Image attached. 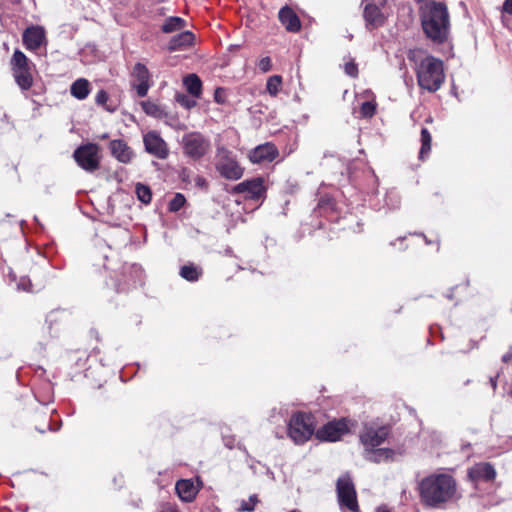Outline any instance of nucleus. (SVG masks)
I'll return each instance as SVG.
<instances>
[{"label": "nucleus", "instance_id": "47", "mask_svg": "<svg viewBox=\"0 0 512 512\" xmlns=\"http://www.w3.org/2000/svg\"><path fill=\"white\" fill-rule=\"evenodd\" d=\"M101 139H107L108 138V134L107 133H104L100 136Z\"/></svg>", "mask_w": 512, "mask_h": 512}, {"label": "nucleus", "instance_id": "30", "mask_svg": "<svg viewBox=\"0 0 512 512\" xmlns=\"http://www.w3.org/2000/svg\"><path fill=\"white\" fill-rule=\"evenodd\" d=\"M133 76L138 82H149L150 73L144 64L137 63L133 68Z\"/></svg>", "mask_w": 512, "mask_h": 512}, {"label": "nucleus", "instance_id": "33", "mask_svg": "<svg viewBox=\"0 0 512 512\" xmlns=\"http://www.w3.org/2000/svg\"><path fill=\"white\" fill-rule=\"evenodd\" d=\"M376 106L370 101H366L361 105L360 113L362 117L371 118L375 114Z\"/></svg>", "mask_w": 512, "mask_h": 512}, {"label": "nucleus", "instance_id": "37", "mask_svg": "<svg viewBox=\"0 0 512 512\" xmlns=\"http://www.w3.org/2000/svg\"><path fill=\"white\" fill-rule=\"evenodd\" d=\"M345 73L351 77H356L358 74L357 65L354 62H347L345 64Z\"/></svg>", "mask_w": 512, "mask_h": 512}, {"label": "nucleus", "instance_id": "28", "mask_svg": "<svg viewBox=\"0 0 512 512\" xmlns=\"http://www.w3.org/2000/svg\"><path fill=\"white\" fill-rule=\"evenodd\" d=\"M281 84H282L281 76H279V75L270 76L266 83V90L271 96L275 97L280 91Z\"/></svg>", "mask_w": 512, "mask_h": 512}, {"label": "nucleus", "instance_id": "50", "mask_svg": "<svg viewBox=\"0 0 512 512\" xmlns=\"http://www.w3.org/2000/svg\"><path fill=\"white\" fill-rule=\"evenodd\" d=\"M290 512H299L298 510H291Z\"/></svg>", "mask_w": 512, "mask_h": 512}, {"label": "nucleus", "instance_id": "32", "mask_svg": "<svg viewBox=\"0 0 512 512\" xmlns=\"http://www.w3.org/2000/svg\"><path fill=\"white\" fill-rule=\"evenodd\" d=\"M185 201V197L182 194L177 193L169 203L170 211H179L184 206Z\"/></svg>", "mask_w": 512, "mask_h": 512}, {"label": "nucleus", "instance_id": "9", "mask_svg": "<svg viewBox=\"0 0 512 512\" xmlns=\"http://www.w3.org/2000/svg\"><path fill=\"white\" fill-rule=\"evenodd\" d=\"M73 157L76 163L87 172H94L100 166L99 146L94 143H88L78 147Z\"/></svg>", "mask_w": 512, "mask_h": 512}, {"label": "nucleus", "instance_id": "2", "mask_svg": "<svg viewBox=\"0 0 512 512\" xmlns=\"http://www.w3.org/2000/svg\"><path fill=\"white\" fill-rule=\"evenodd\" d=\"M422 501L430 507H440L442 504L457 498V484L448 474H433L420 482Z\"/></svg>", "mask_w": 512, "mask_h": 512}, {"label": "nucleus", "instance_id": "35", "mask_svg": "<svg viewBox=\"0 0 512 512\" xmlns=\"http://www.w3.org/2000/svg\"><path fill=\"white\" fill-rule=\"evenodd\" d=\"M258 67L259 69L262 71V72H268L271 70L272 68V62H271V59L269 57H263L262 59H260V61L258 62Z\"/></svg>", "mask_w": 512, "mask_h": 512}, {"label": "nucleus", "instance_id": "31", "mask_svg": "<svg viewBox=\"0 0 512 512\" xmlns=\"http://www.w3.org/2000/svg\"><path fill=\"white\" fill-rule=\"evenodd\" d=\"M258 502L256 495H251L248 500H242L238 508L241 512H252Z\"/></svg>", "mask_w": 512, "mask_h": 512}, {"label": "nucleus", "instance_id": "49", "mask_svg": "<svg viewBox=\"0 0 512 512\" xmlns=\"http://www.w3.org/2000/svg\"><path fill=\"white\" fill-rule=\"evenodd\" d=\"M424 238H425V242H426L427 244H430V241H429L425 236H424Z\"/></svg>", "mask_w": 512, "mask_h": 512}, {"label": "nucleus", "instance_id": "3", "mask_svg": "<svg viewBox=\"0 0 512 512\" xmlns=\"http://www.w3.org/2000/svg\"><path fill=\"white\" fill-rule=\"evenodd\" d=\"M415 72L418 85L428 92H436L445 80L443 62L431 55L416 62Z\"/></svg>", "mask_w": 512, "mask_h": 512}, {"label": "nucleus", "instance_id": "12", "mask_svg": "<svg viewBox=\"0 0 512 512\" xmlns=\"http://www.w3.org/2000/svg\"><path fill=\"white\" fill-rule=\"evenodd\" d=\"M145 151L158 159H166L169 149L166 142L156 131H150L143 136Z\"/></svg>", "mask_w": 512, "mask_h": 512}, {"label": "nucleus", "instance_id": "34", "mask_svg": "<svg viewBox=\"0 0 512 512\" xmlns=\"http://www.w3.org/2000/svg\"><path fill=\"white\" fill-rule=\"evenodd\" d=\"M141 105L146 114L154 116V117L159 116L160 108L155 103H152L150 101H144V102H142Z\"/></svg>", "mask_w": 512, "mask_h": 512}, {"label": "nucleus", "instance_id": "23", "mask_svg": "<svg viewBox=\"0 0 512 512\" xmlns=\"http://www.w3.org/2000/svg\"><path fill=\"white\" fill-rule=\"evenodd\" d=\"M71 95L79 100L85 99L90 93V83L87 79L79 78L70 88Z\"/></svg>", "mask_w": 512, "mask_h": 512}, {"label": "nucleus", "instance_id": "24", "mask_svg": "<svg viewBox=\"0 0 512 512\" xmlns=\"http://www.w3.org/2000/svg\"><path fill=\"white\" fill-rule=\"evenodd\" d=\"M184 85L187 91L194 97L201 94L202 82L196 74H189L184 78Z\"/></svg>", "mask_w": 512, "mask_h": 512}, {"label": "nucleus", "instance_id": "39", "mask_svg": "<svg viewBox=\"0 0 512 512\" xmlns=\"http://www.w3.org/2000/svg\"><path fill=\"white\" fill-rule=\"evenodd\" d=\"M17 286L18 289H21L23 291H33L31 281L27 278H21Z\"/></svg>", "mask_w": 512, "mask_h": 512}, {"label": "nucleus", "instance_id": "45", "mask_svg": "<svg viewBox=\"0 0 512 512\" xmlns=\"http://www.w3.org/2000/svg\"><path fill=\"white\" fill-rule=\"evenodd\" d=\"M492 388L495 390L497 386L496 378H490Z\"/></svg>", "mask_w": 512, "mask_h": 512}, {"label": "nucleus", "instance_id": "44", "mask_svg": "<svg viewBox=\"0 0 512 512\" xmlns=\"http://www.w3.org/2000/svg\"><path fill=\"white\" fill-rule=\"evenodd\" d=\"M375 512H390V510L385 506H380L376 509Z\"/></svg>", "mask_w": 512, "mask_h": 512}, {"label": "nucleus", "instance_id": "5", "mask_svg": "<svg viewBox=\"0 0 512 512\" xmlns=\"http://www.w3.org/2000/svg\"><path fill=\"white\" fill-rule=\"evenodd\" d=\"M11 71L15 82L22 91L29 90L33 85L32 62L20 50L16 49L10 60Z\"/></svg>", "mask_w": 512, "mask_h": 512}, {"label": "nucleus", "instance_id": "46", "mask_svg": "<svg viewBox=\"0 0 512 512\" xmlns=\"http://www.w3.org/2000/svg\"><path fill=\"white\" fill-rule=\"evenodd\" d=\"M159 512H177V511H176L175 509H173V508L169 507V508H167L166 510H161V511H159Z\"/></svg>", "mask_w": 512, "mask_h": 512}, {"label": "nucleus", "instance_id": "43", "mask_svg": "<svg viewBox=\"0 0 512 512\" xmlns=\"http://www.w3.org/2000/svg\"><path fill=\"white\" fill-rule=\"evenodd\" d=\"M512 359V352H508L506 353L505 355H503L502 357V361L507 363L508 361H510Z\"/></svg>", "mask_w": 512, "mask_h": 512}, {"label": "nucleus", "instance_id": "27", "mask_svg": "<svg viewBox=\"0 0 512 512\" xmlns=\"http://www.w3.org/2000/svg\"><path fill=\"white\" fill-rule=\"evenodd\" d=\"M431 134L429 133L428 129L423 128L421 130V149L419 153V157L421 159H424V157L430 152L431 150Z\"/></svg>", "mask_w": 512, "mask_h": 512}, {"label": "nucleus", "instance_id": "41", "mask_svg": "<svg viewBox=\"0 0 512 512\" xmlns=\"http://www.w3.org/2000/svg\"><path fill=\"white\" fill-rule=\"evenodd\" d=\"M178 102L186 108H191L196 105V102L194 100L187 99L185 96H179Z\"/></svg>", "mask_w": 512, "mask_h": 512}, {"label": "nucleus", "instance_id": "38", "mask_svg": "<svg viewBox=\"0 0 512 512\" xmlns=\"http://www.w3.org/2000/svg\"><path fill=\"white\" fill-rule=\"evenodd\" d=\"M214 100L219 104H222L226 101V91L224 88L219 87L215 90Z\"/></svg>", "mask_w": 512, "mask_h": 512}, {"label": "nucleus", "instance_id": "16", "mask_svg": "<svg viewBox=\"0 0 512 512\" xmlns=\"http://www.w3.org/2000/svg\"><path fill=\"white\" fill-rule=\"evenodd\" d=\"M111 154L119 162L128 164L134 157L133 150L122 139H115L109 143Z\"/></svg>", "mask_w": 512, "mask_h": 512}, {"label": "nucleus", "instance_id": "26", "mask_svg": "<svg viewBox=\"0 0 512 512\" xmlns=\"http://www.w3.org/2000/svg\"><path fill=\"white\" fill-rule=\"evenodd\" d=\"M186 22L181 17H169L165 20L162 25V31L164 33H172L174 31L181 30L184 28Z\"/></svg>", "mask_w": 512, "mask_h": 512}, {"label": "nucleus", "instance_id": "15", "mask_svg": "<svg viewBox=\"0 0 512 512\" xmlns=\"http://www.w3.org/2000/svg\"><path fill=\"white\" fill-rule=\"evenodd\" d=\"M22 39L23 44L28 50H36L42 45L45 39V31L39 26L28 27L23 32Z\"/></svg>", "mask_w": 512, "mask_h": 512}, {"label": "nucleus", "instance_id": "18", "mask_svg": "<svg viewBox=\"0 0 512 512\" xmlns=\"http://www.w3.org/2000/svg\"><path fill=\"white\" fill-rule=\"evenodd\" d=\"M278 18L289 32L295 33L301 28L299 17L289 6H284L280 9Z\"/></svg>", "mask_w": 512, "mask_h": 512}, {"label": "nucleus", "instance_id": "36", "mask_svg": "<svg viewBox=\"0 0 512 512\" xmlns=\"http://www.w3.org/2000/svg\"><path fill=\"white\" fill-rule=\"evenodd\" d=\"M135 88L139 97H145L149 89V82H139Z\"/></svg>", "mask_w": 512, "mask_h": 512}, {"label": "nucleus", "instance_id": "29", "mask_svg": "<svg viewBox=\"0 0 512 512\" xmlns=\"http://www.w3.org/2000/svg\"><path fill=\"white\" fill-rule=\"evenodd\" d=\"M136 195L137 198L144 204H148L151 202L152 193L148 186L138 183L136 185Z\"/></svg>", "mask_w": 512, "mask_h": 512}, {"label": "nucleus", "instance_id": "13", "mask_svg": "<svg viewBox=\"0 0 512 512\" xmlns=\"http://www.w3.org/2000/svg\"><path fill=\"white\" fill-rule=\"evenodd\" d=\"M233 192L242 193L250 199L258 200L265 193L264 181L261 177L245 180L234 186Z\"/></svg>", "mask_w": 512, "mask_h": 512}, {"label": "nucleus", "instance_id": "40", "mask_svg": "<svg viewBox=\"0 0 512 512\" xmlns=\"http://www.w3.org/2000/svg\"><path fill=\"white\" fill-rule=\"evenodd\" d=\"M108 100V94L104 90L98 91L95 97V101L99 105H103Z\"/></svg>", "mask_w": 512, "mask_h": 512}, {"label": "nucleus", "instance_id": "7", "mask_svg": "<svg viewBox=\"0 0 512 512\" xmlns=\"http://www.w3.org/2000/svg\"><path fill=\"white\" fill-rule=\"evenodd\" d=\"M181 144L184 154L193 160L202 158L210 149V141L199 132L185 134Z\"/></svg>", "mask_w": 512, "mask_h": 512}, {"label": "nucleus", "instance_id": "6", "mask_svg": "<svg viewBox=\"0 0 512 512\" xmlns=\"http://www.w3.org/2000/svg\"><path fill=\"white\" fill-rule=\"evenodd\" d=\"M216 169L222 177L228 180H238L244 172L232 152L224 147L217 149Z\"/></svg>", "mask_w": 512, "mask_h": 512}, {"label": "nucleus", "instance_id": "4", "mask_svg": "<svg viewBox=\"0 0 512 512\" xmlns=\"http://www.w3.org/2000/svg\"><path fill=\"white\" fill-rule=\"evenodd\" d=\"M315 434L314 418L304 412L294 413L287 424V435L296 444L306 443Z\"/></svg>", "mask_w": 512, "mask_h": 512}, {"label": "nucleus", "instance_id": "1", "mask_svg": "<svg viewBox=\"0 0 512 512\" xmlns=\"http://www.w3.org/2000/svg\"><path fill=\"white\" fill-rule=\"evenodd\" d=\"M422 29L434 43H443L449 35L450 17L446 5L429 0L420 6Z\"/></svg>", "mask_w": 512, "mask_h": 512}, {"label": "nucleus", "instance_id": "48", "mask_svg": "<svg viewBox=\"0 0 512 512\" xmlns=\"http://www.w3.org/2000/svg\"><path fill=\"white\" fill-rule=\"evenodd\" d=\"M197 183H198V184H202V183H204V179H203V178H198Z\"/></svg>", "mask_w": 512, "mask_h": 512}, {"label": "nucleus", "instance_id": "17", "mask_svg": "<svg viewBox=\"0 0 512 512\" xmlns=\"http://www.w3.org/2000/svg\"><path fill=\"white\" fill-rule=\"evenodd\" d=\"M366 27L370 30L381 27L385 22V16L375 4H367L364 9Z\"/></svg>", "mask_w": 512, "mask_h": 512}, {"label": "nucleus", "instance_id": "20", "mask_svg": "<svg viewBox=\"0 0 512 512\" xmlns=\"http://www.w3.org/2000/svg\"><path fill=\"white\" fill-rule=\"evenodd\" d=\"M468 475L472 480L491 481L495 478L496 471L489 463H479L469 470Z\"/></svg>", "mask_w": 512, "mask_h": 512}, {"label": "nucleus", "instance_id": "22", "mask_svg": "<svg viewBox=\"0 0 512 512\" xmlns=\"http://www.w3.org/2000/svg\"><path fill=\"white\" fill-rule=\"evenodd\" d=\"M193 41L194 34L190 31H184L171 38L168 49L170 51L181 50L184 47L192 45Z\"/></svg>", "mask_w": 512, "mask_h": 512}, {"label": "nucleus", "instance_id": "10", "mask_svg": "<svg viewBox=\"0 0 512 512\" xmlns=\"http://www.w3.org/2000/svg\"><path fill=\"white\" fill-rule=\"evenodd\" d=\"M389 432L387 426L365 425L360 434V441L365 446V450L376 448L385 442Z\"/></svg>", "mask_w": 512, "mask_h": 512}, {"label": "nucleus", "instance_id": "25", "mask_svg": "<svg viewBox=\"0 0 512 512\" xmlns=\"http://www.w3.org/2000/svg\"><path fill=\"white\" fill-rule=\"evenodd\" d=\"M202 275V270L194 264L184 265L180 269V276L187 281L195 282Z\"/></svg>", "mask_w": 512, "mask_h": 512}, {"label": "nucleus", "instance_id": "11", "mask_svg": "<svg viewBox=\"0 0 512 512\" xmlns=\"http://www.w3.org/2000/svg\"><path fill=\"white\" fill-rule=\"evenodd\" d=\"M348 432V426L344 419L331 421L315 431V436L320 441L335 442Z\"/></svg>", "mask_w": 512, "mask_h": 512}, {"label": "nucleus", "instance_id": "19", "mask_svg": "<svg viewBox=\"0 0 512 512\" xmlns=\"http://www.w3.org/2000/svg\"><path fill=\"white\" fill-rule=\"evenodd\" d=\"M175 489L180 499L185 502H192L199 492V487L190 479L177 481Z\"/></svg>", "mask_w": 512, "mask_h": 512}, {"label": "nucleus", "instance_id": "51", "mask_svg": "<svg viewBox=\"0 0 512 512\" xmlns=\"http://www.w3.org/2000/svg\"><path fill=\"white\" fill-rule=\"evenodd\" d=\"M510 396L512 397V390L510 391Z\"/></svg>", "mask_w": 512, "mask_h": 512}, {"label": "nucleus", "instance_id": "21", "mask_svg": "<svg viewBox=\"0 0 512 512\" xmlns=\"http://www.w3.org/2000/svg\"><path fill=\"white\" fill-rule=\"evenodd\" d=\"M394 450L389 448H371L365 450V459L374 463L393 460Z\"/></svg>", "mask_w": 512, "mask_h": 512}, {"label": "nucleus", "instance_id": "14", "mask_svg": "<svg viewBox=\"0 0 512 512\" xmlns=\"http://www.w3.org/2000/svg\"><path fill=\"white\" fill-rule=\"evenodd\" d=\"M278 155L277 148L272 143H265L255 147L249 153V159L252 163L271 162Z\"/></svg>", "mask_w": 512, "mask_h": 512}, {"label": "nucleus", "instance_id": "42", "mask_svg": "<svg viewBox=\"0 0 512 512\" xmlns=\"http://www.w3.org/2000/svg\"><path fill=\"white\" fill-rule=\"evenodd\" d=\"M503 10L504 12L512 15V0H505L503 4Z\"/></svg>", "mask_w": 512, "mask_h": 512}, {"label": "nucleus", "instance_id": "8", "mask_svg": "<svg viewBox=\"0 0 512 512\" xmlns=\"http://www.w3.org/2000/svg\"><path fill=\"white\" fill-rule=\"evenodd\" d=\"M337 497L342 510L348 509L351 512H358L356 491L348 475H343L337 480Z\"/></svg>", "mask_w": 512, "mask_h": 512}]
</instances>
